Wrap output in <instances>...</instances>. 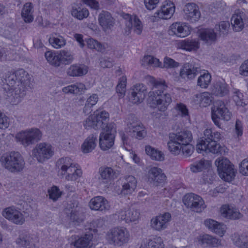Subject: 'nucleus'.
Instances as JSON below:
<instances>
[{"mask_svg":"<svg viewBox=\"0 0 248 248\" xmlns=\"http://www.w3.org/2000/svg\"><path fill=\"white\" fill-rule=\"evenodd\" d=\"M31 77L29 74L23 69L16 70L10 74L5 79L6 86L4 87L7 92V96H12L11 101L13 105L18 104L25 95L26 90L31 84Z\"/></svg>","mask_w":248,"mask_h":248,"instance_id":"1","label":"nucleus"},{"mask_svg":"<svg viewBox=\"0 0 248 248\" xmlns=\"http://www.w3.org/2000/svg\"><path fill=\"white\" fill-rule=\"evenodd\" d=\"M149 81L152 87L148 93V104L150 107L157 108L159 111H166L172 102V97L170 93L166 92L168 86L165 80L151 77Z\"/></svg>","mask_w":248,"mask_h":248,"instance_id":"2","label":"nucleus"},{"mask_svg":"<svg viewBox=\"0 0 248 248\" xmlns=\"http://www.w3.org/2000/svg\"><path fill=\"white\" fill-rule=\"evenodd\" d=\"M167 143L169 150L175 155L181 152L186 156L190 155L194 151V147L190 143L192 140L191 132L183 130L177 133H170L169 135Z\"/></svg>","mask_w":248,"mask_h":248,"instance_id":"3","label":"nucleus"},{"mask_svg":"<svg viewBox=\"0 0 248 248\" xmlns=\"http://www.w3.org/2000/svg\"><path fill=\"white\" fill-rule=\"evenodd\" d=\"M221 139V134L211 129L204 131V137L198 140L196 148L199 153H212L222 155L225 153V148L217 142Z\"/></svg>","mask_w":248,"mask_h":248,"instance_id":"4","label":"nucleus"},{"mask_svg":"<svg viewBox=\"0 0 248 248\" xmlns=\"http://www.w3.org/2000/svg\"><path fill=\"white\" fill-rule=\"evenodd\" d=\"M58 175L65 177L67 181H76L82 175V172L78 164L70 157H62L56 162Z\"/></svg>","mask_w":248,"mask_h":248,"instance_id":"5","label":"nucleus"},{"mask_svg":"<svg viewBox=\"0 0 248 248\" xmlns=\"http://www.w3.org/2000/svg\"><path fill=\"white\" fill-rule=\"evenodd\" d=\"M0 161L2 167L11 172H18L23 170L24 160L19 152H12L2 155Z\"/></svg>","mask_w":248,"mask_h":248,"instance_id":"6","label":"nucleus"},{"mask_svg":"<svg viewBox=\"0 0 248 248\" xmlns=\"http://www.w3.org/2000/svg\"><path fill=\"white\" fill-rule=\"evenodd\" d=\"M130 235L128 230L124 227H114L108 232L106 239L109 244L122 246L128 242Z\"/></svg>","mask_w":248,"mask_h":248,"instance_id":"7","label":"nucleus"},{"mask_svg":"<svg viewBox=\"0 0 248 248\" xmlns=\"http://www.w3.org/2000/svg\"><path fill=\"white\" fill-rule=\"evenodd\" d=\"M109 113L105 110H97L89 116L84 122V126L86 129L93 128L103 130L108 124L109 120Z\"/></svg>","mask_w":248,"mask_h":248,"instance_id":"8","label":"nucleus"},{"mask_svg":"<svg viewBox=\"0 0 248 248\" xmlns=\"http://www.w3.org/2000/svg\"><path fill=\"white\" fill-rule=\"evenodd\" d=\"M211 116L215 125L220 127V120L228 121L232 114L224 101L218 100L214 103L211 108Z\"/></svg>","mask_w":248,"mask_h":248,"instance_id":"9","label":"nucleus"},{"mask_svg":"<svg viewBox=\"0 0 248 248\" xmlns=\"http://www.w3.org/2000/svg\"><path fill=\"white\" fill-rule=\"evenodd\" d=\"M116 132L115 124L111 123L105 126L99 136V146L102 150L106 151L112 147Z\"/></svg>","mask_w":248,"mask_h":248,"instance_id":"10","label":"nucleus"},{"mask_svg":"<svg viewBox=\"0 0 248 248\" xmlns=\"http://www.w3.org/2000/svg\"><path fill=\"white\" fill-rule=\"evenodd\" d=\"M54 154V149L49 143L41 142L36 145L32 150L33 158L41 163H43L51 158Z\"/></svg>","mask_w":248,"mask_h":248,"instance_id":"11","label":"nucleus"},{"mask_svg":"<svg viewBox=\"0 0 248 248\" xmlns=\"http://www.w3.org/2000/svg\"><path fill=\"white\" fill-rule=\"evenodd\" d=\"M42 133L38 128H31L18 133L16 138L24 147L38 142L42 138Z\"/></svg>","mask_w":248,"mask_h":248,"instance_id":"12","label":"nucleus"},{"mask_svg":"<svg viewBox=\"0 0 248 248\" xmlns=\"http://www.w3.org/2000/svg\"><path fill=\"white\" fill-rule=\"evenodd\" d=\"M217 171L220 178L225 181H231L235 176L232 166L226 158H218L215 161Z\"/></svg>","mask_w":248,"mask_h":248,"instance_id":"13","label":"nucleus"},{"mask_svg":"<svg viewBox=\"0 0 248 248\" xmlns=\"http://www.w3.org/2000/svg\"><path fill=\"white\" fill-rule=\"evenodd\" d=\"M183 202L187 208L197 213H201L206 208L202 198L194 193L186 194L183 198Z\"/></svg>","mask_w":248,"mask_h":248,"instance_id":"14","label":"nucleus"},{"mask_svg":"<svg viewBox=\"0 0 248 248\" xmlns=\"http://www.w3.org/2000/svg\"><path fill=\"white\" fill-rule=\"evenodd\" d=\"M174 4L170 1L165 0L160 7L159 10L155 13L152 16L151 20L153 22L157 21L159 19H169L173 16L175 12Z\"/></svg>","mask_w":248,"mask_h":248,"instance_id":"15","label":"nucleus"},{"mask_svg":"<svg viewBox=\"0 0 248 248\" xmlns=\"http://www.w3.org/2000/svg\"><path fill=\"white\" fill-rule=\"evenodd\" d=\"M171 219L170 213L165 212L160 214L151 219L150 227L154 230L161 232L167 228Z\"/></svg>","mask_w":248,"mask_h":248,"instance_id":"16","label":"nucleus"},{"mask_svg":"<svg viewBox=\"0 0 248 248\" xmlns=\"http://www.w3.org/2000/svg\"><path fill=\"white\" fill-rule=\"evenodd\" d=\"M3 216L16 225H22L25 221L24 215L15 206L6 208L2 212Z\"/></svg>","mask_w":248,"mask_h":248,"instance_id":"17","label":"nucleus"},{"mask_svg":"<svg viewBox=\"0 0 248 248\" xmlns=\"http://www.w3.org/2000/svg\"><path fill=\"white\" fill-rule=\"evenodd\" d=\"M115 215L119 220L129 223L137 221L140 218V213L137 209L124 208L117 211Z\"/></svg>","mask_w":248,"mask_h":248,"instance_id":"18","label":"nucleus"},{"mask_svg":"<svg viewBox=\"0 0 248 248\" xmlns=\"http://www.w3.org/2000/svg\"><path fill=\"white\" fill-rule=\"evenodd\" d=\"M93 238L92 234H85L81 236L73 235L69 240L70 241V245L76 248H92Z\"/></svg>","mask_w":248,"mask_h":248,"instance_id":"19","label":"nucleus"},{"mask_svg":"<svg viewBox=\"0 0 248 248\" xmlns=\"http://www.w3.org/2000/svg\"><path fill=\"white\" fill-rule=\"evenodd\" d=\"M183 16L185 19L190 22L197 21L201 17L199 6L194 3H188L183 9Z\"/></svg>","mask_w":248,"mask_h":248,"instance_id":"20","label":"nucleus"},{"mask_svg":"<svg viewBox=\"0 0 248 248\" xmlns=\"http://www.w3.org/2000/svg\"><path fill=\"white\" fill-rule=\"evenodd\" d=\"M200 68L198 65L192 63H186L180 70L179 76L186 80L194 79L199 72Z\"/></svg>","mask_w":248,"mask_h":248,"instance_id":"21","label":"nucleus"},{"mask_svg":"<svg viewBox=\"0 0 248 248\" xmlns=\"http://www.w3.org/2000/svg\"><path fill=\"white\" fill-rule=\"evenodd\" d=\"M127 130L130 135L135 138L141 140L146 135L144 127L142 124L139 121H129L127 123Z\"/></svg>","mask_w":248,"mask_h":248,"instance_id":"22","label":"nucleus"},{"mask_svg":"<svg viewBox=\"0 0 248 248\" xmlns=\"http://www.w3.org/2000/svg\"><path fill=\"white\" fill-rule=\"evenodd\" d=\"M90 208L92 210L106 213L110 208L108 201L102 196H96L93 198L89 203Z\"/></svg>","mask_w":248,"mask_h":248,"instance_id":"23","label":"nucleus"},{"mask_svg":"<svg viewBox=\"0 0 248 248\" xmlns=\"http://www.w3.org/2000/svg\"><path fill=\"white\" fill-rule=\"evenodd\" d=\"M125 20V24L129 32L131 29H133L134 32L139 35L142 31L143 26L140 20L136 16H131L129 14H125L124 16Z\"/></svg>","mask_w":248,"mask_h":248,"instance_id":"24","label":"nucleus"},{"mask_svg":"<svg viewBox=\"0 0 248 248\" xmlns=\"http://www.w3.org/2000/svg\"><path fill=\"white\" fill-rule=\"evenodd\" d=\"M245 14L239 9L236 10L232 15L231 22L233 31L239 32L243 30L245 27Z\"/></svg>","mask_w":248,"mask_h":248,"instance_id":"25","label":"nucleus"},{"mask_svg":"<svg viewBox=\"0 0 248 248\" xmlns=\"http://www.w3.org/2000/svg\"><path fill=\"white\" fill-rule=\"evenodd\" d=\"M170 34L176 35L180 37H185L190 33V28L186 23L175 22L170 27Z\"/></svg>","mask_w":248,"mask_h":248,"instance_id":"26","label":"nucleus"},{"mask_svg":"<svg viewBox=\"0 0 248 248\" xmlns=\"http://www.w3.org/2000/svg\"><path fill=\"white\" fill-rule=\"evenodd\" d=\"M211 93L216 96L223 97L228 94V85L224 81H217L211 88Z\"/></svg>","mask_w":248,"mask_h":248,"instance_id":"27","label":"nucleus"},{"mask_svg":"<svg viewBox=\"0 0 248 248\" xmlns=\"http://www.w3.org/2000/svg\"><path fill=\"white\" fill-rule=\"evenodd\" d=\"M87 89L85 84L81 82H77L63 87L62 92L65 94L80 95L84 93Z\"/></svg>","mask_w":248,"mask_h":248,"instance_id":"28","label":"nucleus"},{"mask_svg":"<svg viewBox=\"0 0 248 248\" xmlns=\"http://www.w3.org/2000/svg\"><path fill=\"white\" fill-rule=\"evenodd\" d=\"M99 173L100 176L98 180L100 183L108 184L116 177L115 171L110 167H101Z\"/></svg>","mask_w":248,"mask_h":248,"instance_id":"29","label":"nucleus"},{"mask_svg":"<svg viewBox=\"0 0 248 248\" xmlns=\"http://www.w3.org/2000/svg\"><path fill=\"white\" fill-rule=\"evenodd\" d=\"M220 212L223 217L228 219H237L242 216L236 209L226 204L220 207Z\"/></svg>","mask_w":248,"mask_h":248,"instance_id":"30","label":"nucleus"},{"mask_svg":"<svg viewBox=\"0 0 248 248\" xmlns=\"http://www.w3.org/2000/svg\"><path fill=\"white\" fill-rule=\"evenodd\" d=\"M100 25L104 30L110 29L114 24V20L111 14L107 11H102L98 16Z\"/></svg>","mask_w":248,"mask_h":248,"instance_id":"31","label":"nucleus"},{"mask_svg":"<svg viewBox=\"0 0 248 248\" xmlns=\"http://www.w3.org/2000/svg\"><path fill=\"white\" fill-rule=\"evenodd\" d=\"M87 72V66L78 64L71 65L67 70V74L70 77H81L86 74Z\"/></svg>","mask_w":248,"mask_h":248,"instance_id":"32","label":"nucleus"},{"mask_svg":"<svg viewBox=\"0 0 248 248\" xmlns=\"http://www.w3.org/2000/svg\"><path fill=\"white\" fill-rule=\"evenodd\" d=\"M45 57L50 65L55 67H59L61 66L60 51H47L45 53Z\"/></svg>","mask_w":248,"mask_h":248,"instance_id":"33","label":"nucleus"},{"mask_svg":"<svg viewBox=\"0 0 248 248\" xmlns=\"http://www.w3.org/2000/svg\"><path fill=\"white\" fill-rule=\"evenodd\" d=\"M33 6L31 2L26 3L22 9L21 16L25 22L30 23L34 19L33 17Z\"/></svg>","mask_w":248,"mask_h":248,"instance_id":"34","label":"nucleus"},{"mask_svg":"<svg viewBox=\"0 0 248 248\" xmlns=\"http://www.w3.org/2000/svg\"><path fill=\"white\" fill-rule=\"evenodd\" d=\"M137 186V180L133 176H128L125 178V182L123 186L122 193L127 195L132 193Z\"/></svg>","mask_w":248,"mask_h":248,"instance_id":"35","label":"nucleus"},{"mask_svg":"<svg viewBox=\"0 0 248 248\" xmlns=\"http://www.w3.org/2000/svg\"><path fill=\"white\" fill-rule=\"evenodd\" d=\"M97 136L94 134L90 135L84 141L81 146V150L84 153L92 152L95 147L97 141Z\"/></svg>","mask_w":248,"mask_h":248,"instance_id":"36","label":"nucleus"},{"mask_svg":"<svg viewBox=\"0 0 248 248\" xmlns=\"http://www.w3.org/2000/svg\"><path fill=\"white\" fill-rule=\"evenodd\" d=\"M199 46V42L197 39H185L178 44L180 48L189 51L197 50Z\"/></svg>","mask_w":248,"mask_h":248,"instance_id":"37","label":"nucleus"},{"mask_svg":"<svg viewBox=\"0 0 248 248\" xmlns=\"http://www.w3.org/2000/svg\"><path fill=\"white\" fill-rule=\"evenodd\" d=\"M200 241L202 245L211 247H217L221 245V241L209 234H203L200 236Z\"/></svg>","mask_w":248,"mask_h":248,"instance_id":"38","label":"nucleus"},{"mask_svg":"<svg viewBox=\"0 0 248 248\" xmlns=\"http://www.w3.org/2000/svg\"><path fill=\"white\" fill-rule=\"evenodd\" d=\"M49 43L55 48H61L66 45V40L61 35L56 33L51 34L49 38Z\"/></svg>","mask_w":248,"mask_h":248,"instance_id":"39","label":"nucleus"},{"mask_svg":"<svg viewBox=\"0 0 248 248\" xmlns=\"http://www.w3.org/2000/svg\"><path fill=\"white\" fill-rule=\"evenodd\" d=\"M231 239L237 247L240 248H248V238L246 235H239L235 233L232 235Z\"/></svg>","mask_w":248,"mask_h":248,"instance_id":"40","label":"nucleus"},{"mask_svg":"<svg viewBox=\"0 0 248 248\" xmlns=\"http://www.w3.org/2000/svg\"><path fill=\"white\" fill-rule=\"evenodd\" d=\"M195 101L197 102L200 106L206 107L209 106L212 101V97L208 92H204L197 94L195 95Z\"/></svg>","mask_w":248,"mask_h":248,"instance_id":"41","label":"nucleus"},{"mask_svg":"<svg viewBox=\"0 0 248 248\" xmlns=\"http://www.w3.org/2000/svg\"><path fill=\"white\" fill-rule=\"evenodd\" d=\"M140 248H164V244L161 237L155 236L148 243L142 244Z\"/></svg>","mask_w":248,"mask_h":248,"instance_id":"42","label":"nucleus"},{"mask_svg":"<svg viewBox=\"0 0 248 248\" xmlns=\"http://www.w3.org/2000/svg\"><path fill=\"white\" fill-rule=\"evenodd\" d=\"M16 243L26 248H34L35 246L32 238L30 234L21 235L16 240Z\"/></svg>","mask_w":248,"mask_h":248,"instance_id":"43","label":"nucleus"},{"mask_svg":"<svg viewBox=\"0 0 248 248\" xmlns=\"http://www.w3.org/2000/svg\"><path fill=\"white\" fill-rule=\"evenodd\" d=\"M201 39L207 43H212L216 40L217 34L212 29H205L201 31Z\"/></svg>","mask_w":248,"mask_h":248,"instance_id":"44","label":"nucleus"},{"mask_svg":"<svg viewBox=\"0 0 248 248\" xmlns=\"http://www.w3.org/2000/svg\"><path fill=\"white\" fill-rule=\"evenodd\" d=\"M145 152L153 160L161 161L164 159V155L161 151L150 145L146 146Z\"/></svg>","mask_w":248,"mask_h":248,"instance_id":"45","label":"nucleus"},{"mask_svg":"<svg viewBox=\"0 0 248 248\" xmlns=\"http://www.w3.org/2000/svg\"><path fill=\"white\" fill-rule=\"evenodd\" d=\"M141 64L144 66H150L155 67H162L159 59L151 55L145 56L141 61Z\"/></svg>","mask_w":248,"mask_h":248,"instance_id":"46","label":"nucleus"},{"mask_svg":"<svg viewBox=\"0 0 248 248\" xmlns=\"http://www.w3.org/2000/svg\"><path fill=\"white\" fill-rule=\"evenodd\" d=\"M61 65L71 63L74 60V54L68 50L63 49L60 51Z\"/></svg>","mask_w":248,"mask_h":248,"instance_id":"47","label":"nucleus"},{"mask_svg":"<svg viewBox=\"0 0 248 248\" xmlns=\"http://www.w3.org/2000/svg\"><path fill=\"white\" fill-rule=\"evenodd\" d=\"M211 76L208 72H204L198 78L197 85L202 88H207L211 81Z\"/></svg>","mask_w":248,"mask_h":248,"instance_id":"48","label":"nucleus"},{"mask_svg":"<svg viewBox=\"0 0 248 248\" xmlns=\"http://www.w3.org/2000/svg\"><path fill=\"white\" fill-rule=\"evenodd\" d=\"M211 165V163L208 160H201L198 162L191 165V170L195 173L202 171L204 169H207Z\"/></svg>","mask_w":248,"mask_h":248,"instance_id":"49","label":"nucleus"},{"mask_svg":"<svg viewBox=\"0 0 248 248\" xmlns=\"http://www.w3.org/2000/svg\"><path fill=\"white\" fill-rule=\"evenodd\" d=\"M87 44L89 48L95 49L98 52H104L106 49V47L104 44L93 38L88 39L87 41Z\"/></svg>","mask_w":248,"mask_h":248,"instance_id":"50","label":"nucleus"},{"mask_svg":"<svg viewBox=\"0 0 248 248\" xmlns=\"http://www.w3.org/2000/svg\"><path fill=\"white\" fill-rule=\"evenodd\" d=\"M83 216L81 213L77 210H72L69 216L70 222L75 225H78L83 221Z\"/></svg>","mask_w":248,"mask_h":248,"instance_id":"51","label":"nucleus"},{"mask_svg":"<svg viewBox=\"0 0 248 248\" xmlns=\"http://www.w3.org/2000/svg\"><path fill=\"white\" fill-rule=\"evenodd\" d=\"M71 13L73 16L79 20L86 18L89 15V12L87 9L81 8L80 7L73 9Z\"/></svg>","mask_w":248,"mask_h":248,"instance_id":"52","label":"nucleus"},{"mask_svg":"<svg viewBox=\"0 0 248 248\" xmlns=\"http://www.w3.org/2000/svg\"><path fill=\"white\" fill-rule=\"evenodd\" d=\"M126 78L125 77H122L119 79V82L116 87V91L119 94L120 97L124 96L126 90Z\"/></svg>","mask_w":248,"mask_h":248,"instance_id":"53","label":"nucleus"},{"mask_svg":"<svg viewBox=\"0 0 248 248\" xmlns=\"http://www.w3.org/2000/svg\"><path fill=\"white\" fill-rule=\"evenodd\" d=\"M130 92L138 94L139 97H145L146 87L143 84H137L131 89Z\"/></svg>","mask_w":248,"mask_h":248,"instance_id":"54","label":"nucleus"},{"mask_svg":"<svg viewBox=\"0 0 248 248\" xmlns=\"http://www.w3.org/2000/svg\"><path fill=\"white\" fill-rule=\"evenodd\" d=\"M174 108L182 117H186L189 115L188 109L184 103L181 102L176 103Z\"/></svg>","mask_w":248,"mask_h":248,"instance_id":"55","label":"nucleus"},{"mask_svg":"<svg viewBox=\"0 0 248 248\" xmlns=\"http://www.w3.org/2000/svg\"><path fill=\"white\" fill-rule=\"evenodd\" d=\"M230 27V24L229 21H221L218 24H217L215 29L219 31L223 34H227Z\"/></svg>","mask_w":248,"mask_h":248,"instance_id":"56","label":"nucleus"},{"mask_svg":"<svg viewBox=\"0 0 248 248\" xmlns=\"http://www.w3.org/2000/svg\"><path fill=\"white\" fill-rule=\"evenodd\" d=\"M232 98L237 106H243L245 104L243 102V95L238 90L235 89L233 92Z\"/></svg>","mask_w":248,"mask_h":248,"instance_id":"57","label":"nucleus"},{"mask_svg":"<svg viewBox=\"0 0 248 248\" xmlns=\"http://www.w3.org/2000/svg\"><path fill=\"white\" fill-rule=\"evenodd\" d=\"M48 192L49 198L53 201H57L61 196V192L56 186H52L51 189L48 190Z\"/></svg>","mask_w":248,"mask_h":248,"instance_id":"58","label":"nucleus"},{"mask_svg":"<svg viewBox=\"0 0 248 248\" xmlns=\"http://www.w3.org/2000/svg\"><path fill=\"white\" fill-rule=\"evenodd\" d=\"M98 97L96 94H93L91 95L86 102L85 106L84 108V110L86 111L88 108H91L95 105L98 101Z\"/></svg>","mask_w":248,"mask_h":248,"instance_id":"59","label":"nucleus"},{"mask_svg":"<svg viewBox=\"0 0 248 248\" xmlns=\"http://www.w3.org/2000/svg\"><path fill=\"white\" fill-rule=\"evenodd\" d=\"M226 225L223 223L217 222V224L213 230L212 232L217 235L222 237L224 235L226 232Z\"/></svg>","mask_w":248,"mask_h":248,"instance_id":"60","label":"nucleus"},{"mask_svg":"<svg viewBox=\"0 0 248 248\" xmlns=\"http://www.w3.org/2000/svg\"><path fill=\"white\" fill-rule=\"evenodd\" d=\"M179 66V63L174 60L165 57L164 60L163 67L167 68H175Z\"/></svg>","mask_w":248,"mask_h":248,"instance_id":"61","label":"nucleus"},{"mask_svg":"<svg viewBox=\"0 0 248 248\" xmlns=\"http://www.w3.org/2000/svg\"><path fill=\"white\" fill-rule=\"evenodd\" d=\"M9 125L8 118L0 110V129H5Z\"/></svg>","mask_w":248,"mask_h":248,"instance_id":"62","label":"nucleus"},{"mask_svg":"<svg viewBox=\"0 0 248 248\" xmlns=\"http://www.w3.org/2000/svg\"><path fill=\"white\" fill-rule=\"evenodd\" d=\"M162 172L160 168L157 167L152 168L149 171V177L153 181H155L157 175Z\"/></svg>","mask_w":248,"mask_h":248,"instance_id":"63","label":"nucleus"},{"mask_svg":"<svg viewBox=\"0 0 248 248\" xmlns=\"http://www.w3.org/2000/svg\"><path fill=\"white\" fill-rule=\"evenodd\" d=\"M239 170L243 175H248V159H245L241 162Z\"/></svg>","mask_w":248,"mask_h":248,"instance_id":"64","label":"nucleus"}]
</instances>
